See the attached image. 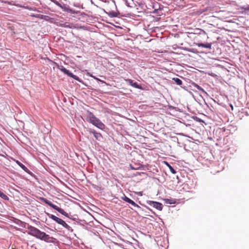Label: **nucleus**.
I'll return each mask as SVG.
<instances>
[{
	"label": "nucleus",
	"mask_w": 249,
	"mask_h": 249,
	"mask_svg": "<svg viewBox=\"0 0 249 249\" xmlns=\"http://www.w3.org/2000/svg\"><path fill=\"white\" fill-rule=\"evenodd\" d=\"M231 108H232V109H233V107L232 106V105H231Z\"/></svg>",
	"instance_id": "bb28decb"
},
{
	"label": "nucleus",
	"mask_w": 249,
	"mask_h": 249,
	"mask_svg": "<svg viewBox=\"0 0 249 249\" xmlns=\"http://www.w3.org/2000/svg\"><path fill=\"white\" fill-rule=\"evenodd\" d=\"M16 162L24 171L28 172V171H29L28 169L24 165H23L22 163H21L18 160H17Z\"/></svg>",
	"instance_id": "4468645a"
},
{
	"label": "nucleus",
	"mask_w": 249,
	"mask_h": 249,
	"mask_svg": "<svg viewBox=\"0 0 249 249\" xmlns=\"http://www.w3.org/2000/svg\"><path fill=\"white\" fill-rule=\"evenodd\" d=\"M121 199H123V200H124V201L128 203L131 200V199H130L129 198H128L127 196H126L124 195L123 196L121 197Z\"/></svg>",
	"instance_id": "f3484780"
},
{
	"label": "nucleus",
	"mask_w": 249,
	"mask_h": 249,
	"mask_svg": "<svg viewBox=\"0 0 249 249\" xmlns=\"http://www.w3.org/2000/svg\"><path fill=\"white\" fill-rule=\"evenodd\" d=\"M89 121L93 125L100 129L103 130L105 128V125L91 112L89 115Z\"/></svg>",
	"instance_id": "f03ea898"
},
{
	"label": "nucleus",
	"mask_w": 249,
	"mask_h": 249,
	"mask_svg": "<svg viewBox=\"0 0 249 249\" xmlns=\"http://www.w3.org/2000/svg\"><path fill=\"white\" fill-rule=\"evenodd\" d=\"M132 87L138 89H142V86L141 85L138 84L137 82H134V83H133Z\"/></svg>",
	"instance_id": "6ab92c4d"
},
{
	"label": "nucleus",
	"mask_w": 249,
	"mask_h": 249,
	"mask_svg": "<svg viewBox=\"0 0 249 249\" xmlns=\"http://www.w3.org/2000/svg\"><path fill=\"white\" fill-rule=\"evenodd\" d=\"M172 80L175 82V83L177 85L180 86L181 88L184 89V87L182 86V81L179 78L177 77H174L172 78Z\"/></svg>",
	"instance_id": "1a4fd4ad"
},
{
	"label": "nucleus",
	"mask_w": 249,
	"mask_h": 249,
	"mask_svg": "<svg viewBox=\"0 0 249 249\" xmlns=\"http://www.w3.org/2000/svg\"><path fill=\"white\" fill-rule=\"evenodd\" d=\"M129 204H131L132 206H133L134 207H137V208H140V206L137 205L134 201H133L132 200H131L130 201V202L129 203Z\"/></svg>",
	"instance_id": "412c9836"
},
{
	"label": "nucleus",
	"mask_w": 249,
	"mask_h": 249,
	"mask_svg": "<svg viewBox=\"0 0 249 249\" xmlns=\"http://www.w3.org/2000/svg\"><path fill=\"white\" fill-rule=\"evenodd\" d=\"M164 202L166 204H174L176 202L175 199L173 198H166L164 199Z\"/></svg>",
	"instance_id": "ddd939ff"
},
{
	"label": "nucleus",
	"mask_w": 249,
	"mask_h": 249,
	"mask_svg": "<svg viewBox=\"0 0 249 249\" xmlns=\"http://www.w3.org/2000/svg\"><path fill=\"white\" fill-rule=\"evenodd\" d=\"M140 168H133V169H139Z\"/></svg>",
	"instance_id": "a878e982"
},
{
	"label": "nucleus",
	"mask_w": 249,
	"mask_h": 249,
	"mask_svg": "<svg viewBox=\"0 0 249 249\" xmlns=\"http://www.w3.org/2000/svg\"><path fill=\"white\" fill-rule=\"evenodd\" d=\"M40 200H41L43 202L45 203L54 210L58 211L59 213H61L62 214L65 215L66 217H69V214L68 213H67L63 209L58 207L55 205H54L53 204L51 201L48 200L47 199L44 198V197H40Z\"/></svg>",
	"instance_id": "7ed1b4c3"
},
{
	"label": "nucleus",
	"mask_w": 249,
	"mask_h": 249,
	"mask_svg": "<svg viewBox=\"0 0 249 249\" xmlns=\"http://www.w3.org/2000/svg\"><path fill=\"white\" fill-rule=\"evenodd\" d=\"M45 213L49 216V218L55 221L57 223L62 225L63 227L65 228L68 230H70L71 227L68 225L64 220L57 217V216L50 214L48 213Z\"/></svg>",
	"instance_id": "20e7f679"
},
{
	"label": "nucleus",
	"mask_w": 249,
	"mask_h": 249,
	"mask_svg": "<svg viewBox=\"0 0 249 249\" xmlns=\"http://www.w3.org/2000/svg\"><path fill=\"white\" fill-rule=\"evenodd\" d=\"M196 45H197L198 47H203V48H207V49H212V43H207L206 44H204V43H196Z\"/></svg>",
	"instance_id": "6e6552de"
},
{
	"label": "nucleus",
	"mask_w": 249,
	"mask_h": 249,
	"mask_svg": "<svg viewBox=\"0 0 249 249\" xmlns=\"http://www.w3.org/2000/svg\"><path fill=\"white\" fill-rule=\"evenodd\" d=\"M147 203L148 205L155 208L159 211H161L162 210L163 205L160 202L154 201H148Z\"/></svg>",
	"instance_id": "423d86ee"
},
{
	"label": "nucleus",
	"mask_w": 249,
	"mask_h": 249,
	"mask_svg": "<svg viewBox=\"0 0 249 249\" xmlns=\"http://www.w3.org/2000/svg\"><path fill=\"white\" fill-rule=\"evenodd\" d=\"M192 85L195 87V88H196L198 90L202 91L203 93L204 94H207V92L206 91L203 89L200 86H199V85H198L197 84H196V83H194V82H193L192 83Z\"/></svg>",
	"instance_id": "f8f14e48"
},
{
	"label": "nucleus",
	"mask_w": 249,
	"mask_h": 249,
	"mask_svg": "<svg viewBox=\"0 0 249 249\" xmlns=\"http://www.w3.org/2000/svg\"><path fill=\"white\" fill-rule=\"evenodd\" d=\"M244 9H245V10L246 11H249V5L247 6Z\"/></svg>",
	"instance_id": "b1692460"
},
{
	"label": "nucleus",
	"mask_w": 249,
	"mask_h": 249,
	"mask_svg": "<svg viewBox=\"0 0 249 249\" xmlns=\"http://www.w3.org/2000/svg\"><path fill=\"white\" fill-rule=\"evenodd\" d=\"M61 8L63 9L64 11L68 12L72 14L75 13V12L73 11L71 8H70L68 6H67L66 5L64 4L63 5H62Z\"/></svg>",
	"instance_id": "9d476101"
},
{
	"label": "nucleus",
	"mask_w": 249,
	"mask_h": 249,
	"mask_svg": "<svg viewBox=\"0 0 249 249\" xmlns=\"http://www.w3.org/2000/svg\"><path fill=\"white\" fill-rule=\"evenodd\" d=\"M33 16L35 17L36 18H39L40 19H46L45 18H49V17H48V16L42 15H39V14H37L36 15H33Z\"/></svg>",
	"instance_id": "dca6fc26"
},
{
	"label": "nucleus",
	"mask_w": 249,
	"mask_h": 249,
	"mask_svg": "<svg viewBox=\"0 0 249 249\" xmlns=\"http://www.w3.org/2000/svg\"><path fill=\"white\" fill-rule=\"evenodd\" d=\"M28 234L47 242H54L55 239L50 237L45 232L40 231L36 227L30 226L28 227Z\"/></svg>",
	"instance_id": "f257e3e1"
},
{
	"label": "nucleus",
	"mask_w": 249,
	"mask_h": 249,
	"mask_svg": "<svg viewBox=\"0 0 249 249\" xmlns=\"http://www.w3.org/2000/svg\"><path fill=\"white\" fill-rule=\"evenodd\" d=\"M54 64L57 65L59 70H60L62 72H63L65 74H67L69 76L73 78L74 79L78 81L80 83H83L82 80L80 79L77 76L73 74L72 72H70L69 70H67L63 66H59L57 63L54 62Z\"/></svg>",
	"instance_id": "39448f33"
},
{
	"label": "nucleus",
	"mask_w": 249,
	"mask_h": 249,
	"mask_svg": "<svg viewBox=\"0 0 249 249\" xmlns=\"http://www.w3.org/2000/svg\"><path fill=\"white\" fill-rule=\"evenodd\" d=\"M0 196L5 200L8 199V196L6 195H5L1 190H0Z\"/></svg>",
	"instance_id": "a211bd4d"
},
{
	"label": "nucleus",
	"mask_w": 249,
	"mask_h": 249,
	"mask_svg": "<svg viewBox=\"0 0 249 249\" xmlns=\"http://www.w3.org/2000/svg\"><path fill=\"white\" fill-rule=\"evenodd\" d=\"M107 14L110 17V18H115L117 17L120 15L119 12H116L114 11H109V12L107 13Z\"/></svg>",
	"instance_id": "9b49d317"
},
{
	"label": "nucleus",
	"mask_w": 249,
	"mask_h": 249,
	"mask_svg": "<svg viewBox=\"0 0 249 249\" xmlns=\"http://www.w3.org/2000/svg\"><path fill=\"white\" fill-rule=\"evenodd\" d=\"M65 27H70V28H71V27H70V26H69V25H65Z\"/></svg>",
	"instance_id": "393cba45"
},
{
	"label": "nucleus",
	"mask_w": 249,
	"mask_h": 249,
	"mask_svg": "<svg viewBox=\"0 0 249 249\" xmlns=\"http://www.w3.org/2000/svg\"><path fill=\"white\" fill-rule=\"evenodd\" d=\"M89 76L92 78H93L94 79H96V80H98V81H101L100 80H99L98 78H97V77H95V76H94L93 75H92V74H90Z\"/></svg>",
	"instance_id": "5701e85b"
},
{
	"label": "nucleus",
	"mask_w": 249,
	"mask_h": 249,
	"mask_svg": "<svg viewBox=\"0 0 249 249\" xmlns=\"http://www.w3.org/2000/svg\"><path fill=\"white\" fill-rule=\"evenodd\" d=\"M165 163L166 164L167 166L169 167V169H170V171L174 174L176 173V170L174 169V168L171 166L167 162H165Z\"/></svg>",
	"instance_id": "2eb2a0df"
},
{
	"label": "nucleus",
	"mask_w": 249,
	"mask_h": 249,
	"mask_svg": "<svg viewBox=\"0 0 249 249\" xmlns=\"http://www.w3.org/2000/svg\"><path fill=\"white\" fill-rule=\"evenodd\" d=\"M125 81L129 85H131V86H133V83H134L133 80H132L130 79H125Z\"/></svg>",
	"instance_id": "aec40b11"
},
{
	"label": "nucleus",
	"mask_w": 249,
	"mask_h": 249,
	"mask_svg": "<svg viewBox=\"0 0 249 249\" xmlns=\"http://www.w3.org/2000/svg\"><path fill=\"white\" fill-rule=\"evenodd\" d=\"M53 2H54V3L56 5H57L58 6H59V7H60V8L61 7V6H62V5L61 4H60L59 2H58V1H56V0H54Z\"/></svg>",
	"instance_id": "4be33fe9"
},
{
	"label": "nucleus",
	"mask_w": 249,
	"mask_h": 249,
	"mask_svg": "<svg viewBox=\"0 0 249 249\" xmlns=\"http://www.w3.org/2000/svg\"><path fill=\"white\" fill-rule=\"evenodd\" d=\"M88 131L90 134H93L97 141H100L103 139L102 134L100 133L97 132L94 129L89 128Z\"/></svg>",
	"instance_id": "0eeeda50"
}]
</instances>
